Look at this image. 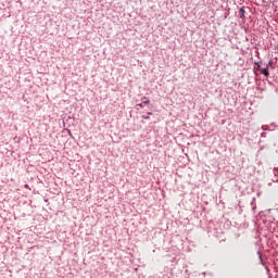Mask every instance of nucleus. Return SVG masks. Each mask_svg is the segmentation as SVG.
<instances>
[{
	"instance_id": "3",
	"label": "nucleus",
	"mask_w": 278,
	"mask_h": 278,
	"mask_svg": "<svg viewBox=\"0 0 278 278\" xmlns=\"http://www.w3.org/2000/svg\"><path fill=\"white\" fill-rule=\"evenodd\" d=\"M269 67L273 68V61H269L267 66H266V68H269Z\"/></svg>"
},
{
	"instance_id": "6",
	"label": "nucleus",
	"mask_w": 278,
	"mask_h": 278,
	"mask_svg": "<svg viewBox=\"0 0 278 278\" xmlns=\"http://www.w3.org/2000/svg\"><path fill=\"white\" fill-rule=\"evenodd\" d=\"M148 114H149V116H151L153 113L149 112Z\"/></svg>"
},
{
	"instance_id": "4",
	"label": "nucleus",
	"mask_w": 278,
	"mask_h": 278,
	"mask_svg": "<svg viewBox=\"0 0 278 278\" xmlns=\"http://www.w3.org/2000/svg\"><path fill=\"white\" fill-rule=\"evenodd\" d=\"M137 108H144V103L137 104Z\"/></svg>"
},
{
	"instance_id": "5",
	"label": "nucleus",
	"mask_w": 278,
	"mask_h": 278,
	"mask_svg": "<svg viewBox=\"0 0 278 278\" xmlns=\"http://www.w3.org/2000/svg\"><path fill=\"white\" fill-rule=\"evenodd\" d=\"M240 12H241L242 14H244V9H240Z\"/></svg>"
},
{
	"instance_id": "7",
	"label": "nucleus",
	"mask_w": 278,
	"mask_h": 278,
	"mask_svg": "<svg viewBox=\"0 0 278 278\" xmlns=\"http://www.w3.org/2000/svg\"><path fill=\"white\" fill-rule=\"evenodd\" d=\"M146 118V121H149V117H144Z\"/></svg>"
},
{
	"instance_id": "1",
	"label": "nucleus",
	"mask_w": 278,
	"mask_h": 278,
	"mask_svg": "<svg viewBox=\"0 0 278 278\" xmlns=\"http://www.w3.org/2000/svg\"><path fill=\"white\" fill-rule=\"evenodd\" d=\"M257 68L265 77H268V75H270V73L268 72V67H262L258 65Z\"/></svg>"
},
{
	"instance_id": "2",
	"label": "nucleus",
	"mask_w": 278,
	"mask_h": 278,
	"mask_svg": "<svg viewBox=\"0 0 278 278\" xmlns=\"http://www.w3.org/2000/svg\"><path fill=\"white\" fill-rule=\"evenodd\" d=\"M142 101H143V105H149L150 101L147 100V97H143L142 98Z\"/></svg>"
}]
</instances>
